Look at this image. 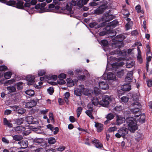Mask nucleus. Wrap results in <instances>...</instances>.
<instances>
[{"label":"nucleus","mask_w":152,"mask_h":152,"mask_svg":"<svg viewBox=\"0 0 152 152\" xmlns=\"http://www.w3.org/2000/svg\"><path fill=\"white\" fill-rule=\"evenodd\" d=\"M125 121L128 126V129L130 132L134 133L138 128L136 120L133 117H130L127 118Z\"/></svg>","instance_id":"f257e3e1"},{"label":"nucleus","mask_w":152,"mask_h":152,"mask_svg":"<svg viewBox=\"0 0 152 152\" xmlns=\"http://www.w3.org/2000/svg\"><path fill=\"white\" fill-rule=\"evenodd\" d=\"M132 106L134 107L131 109V111L132 113L134 114V117H139L141 114L140 108H141V105L138 102H133L132 104Z\"/></svg>","instance_id":"f03ea898"},{"label":"nucleus","mask_w":152,"mask_h":152,"mask_svg":"<svg viewBox=\"0 0 152 152\" xmlns=\"http://www.w3.org/2000/svg\"><path fill=\"white\" fill-rule=\"evenodd\" d=\"M110 10L105 13L103 15L102 18V20L103 22L102 23L99 24L98 26V28L104 26L106 25V22L111 20L115 18V16L113 15L110 14Z\"/></svg>","instance_id":"7ed1b4c3"},{"label":"nucleus","mask_w":152,"mask_h":152,"mask_svg":"<svg viewBox=\"0 0 152 152\" xmlns=\"http://www.w3.org/2000/svg\"><path fill=\"white\" fill-rule=\"evenodd\" d=\"M79 88H76L74 91L75 94L77 96H80L82 94H83L87 95L88 94V90L84 88V86L83 85H80L79 86Z\"/></svg>","instance_id":"20e7f679"},{"label":"nucleus","mask_w":152,"mask_h":152,"mask_svg":"<svg viewBox=\"0 0 152 152\" xmlns=\"http://www.w3.org/2000/svg\"><path fill=\"white\" fill-rule=\"evenodd\" d=\"M111 101L110 97L107 95H104L102 97V100L99 101V104L103 107H107Z\"/></svg>","instance_id":"39448f33"},{"label":"nucleus","mask_w":152,"mask_h":152,"mask_svg":"<svg viewBox=\"0 0 152 152\" xmlns=\"http://www.w3.org/2000/svg\"><path fill=\"white\" fill-rule=\"evenodd\" d=\"M128 133V129L126 127H123L120 128L118 130V132L115 134V136L116 137L118 138L121 137H124Z\"/></svg>","instance_id":"423d86ee"},{"label":"nucleus","mask_w":152,"mask_h":152,"mask_svg":"<svg viewBox=\"0 0 152 152\" xmlns=\"http://www.w3.org/2000/svg\"><path fill=\"white\" fill-rule=\"evenodd\" d=\"M124 46V44L123 42H121L115 40L114 42L112 44V47L113 48L120 49Z\"/></svg>","instance_id":"0eeeda50"},{"label":"nucleus","mask_w":152,"mask_h":152,"mask_svg":"<svg viewBox=\"0 0 152 152\" xmlns=\"http://www.w3.org/2000/svg\"><path fill=\"white\" fill-rule=\"evenodd\" d=\"M107 6H100L97 8L96 10H94V13L97 15H100L102 14L104 10L107 8Z\"/></svg>","instance_id":"6e6552de"},{"label":"nucleus","mask_w":152,"mask_h":152,"mask_svg":"<svg viewBox=\"0 0 152 152\" xmlns=\"http://www.w3.org/2000/svg\"><path fill=\"white\" fill-rule=\"evenodd\" d=\"M37 102L34 100H31L27 102L26 104V107L28 108H31L36 106Z\"/></svg>","instance_id":"1a4fd4ad"},{"label":"nucleus","mask_w":152,"mask_h":152,"mask_svg":"<svg viewBox=\"0 0 152 152\" xmlns=\"http://www.w3.org/2000/svg\"><path fill=\"white\" fill-rule=\"evenodd\" d=\"M99 87L100 89L107 90L109 88V86L108 84L105 82H101L99 83Z\"/></svg>","instance_id":"9d476101"},{"label":"nucleus","mask_w":152,"mask_h":152,"mask_svg":"<svg viewBox=\"0 0 152 152\" xmlns=\"http://www.w3.org/2000/svg\"><path fill=\"white\" fill-rule=\"evenodd\" d=\"M111 55H114L115 54H117L119 56H125L126 55V52L123 50L122 51L119 50H114L113 51L110 52Z\"/></svg>","instance_id":"9b49d317"},{"label":"nucleus","mask_w":152,"mask_h":152,"mask_svg":"<svg viewBox=\"0 0 152 152\" xmlns=\"http://www.w3.org/2000/svg\"><path fill=\"white\" fill-rule=\"evenodd\" d=\"M131 86L129 84L126 83L121 86V90H120L118 92V95H119V92H121V91H129L131 89Z\"/></svg>","instance_id":"f8f14e48"},{"label":"nucleus","mask_w":152,"mask_h":152,"mask_svg":"<svg viewBox=\"0 0 152 152\" xmlns=\"http://www.w3.org/2000/svg\"><path fill=\"white\" fill-rule=\"evenodd\" d=\"M26 79L28 82V85H31L34 83L35 78L34 76L31 75H28L26 77Z\"/></svg>","instance_id":"ddd939ff"},{"label":"nucleus","mask_w":152,"mask_h":152,"mask_svg":"<svg viewBox=\"0 0 152 152\" xmlns=\"http://www.w3.org/2000/svg\"><path fill=\"white\" fill-rule=\"evenodd\" d=\"M125 121V119L123 117L117 115L116 116V122L117 125H119Z\"/></svg>","instance_id":"4468645a"},{"label":"nucleus","mask_w":152,"mask_h":152,"mask_svg":"<svg viewBox=\"0 0 152 152\" xmlns=\"http://www.w3.org/2000/svg\"><path fill=\"white\" fill-rule=\"evenodd\" d=\"M114 115L112 113H109L107 114L106 117L107 120L104 121V124L106 125L110 121L114 118Z\"/></svg>","instance_id":"2eb2a0df"},{"label":"nucleus","mask_w":152,"mask_h":152,"mask_svg":"<svg viewBox=\"0 0 152 152\" xmlns=\"http://www.w3.org/2000/svg\"><path fill=\"white\" fill-rule=\"evenodd\" d=\"M92 143L94 145L95 147L97 148H100L103 147L102 144L99 142V140H94L92 141Z\"/></svg>","instance_id":"dca6fc26"},{"label":"nucleus","mask_w":152,"mask_h":152,"mask_svg":"<svg viewBox=\"0 0 152 152\" xmlns=\"http://www.w3.org/2000/svg\"><path fill=\"white\" fill-rule=\"evenodd\" d=\"M24 2L23 1H16V4H15V7L20 9H24Z\"/></svg>","instance_id":"f3484780"},{"label":"nucleus","mask_w":152,"mask_h":152,"mask_svg":"<svg viewBox=\"0 0 152 152\" xmlns=\"http://www.w3.org/2000/svg\"><path fill=\"white\" fill-rule=\"evenodd\" d=\"M66 5L65 7H62L61 10H66L70 12L72 10V4L70 2H68L67 3H64Z\"/></svg>","instance_id":"a211bd4d"},{"label":"nucleus","mask_w":152,"mask_h":152,"mask_svg":"<svg viewBox=\"0 0 152 152\" xmlns=\"http://www.w3.org/2000/svg\"><path fill=\"white\" fill-rule=\"evenodd\" d=\"M95 126L96 128L97 131L99 132H101L103 129V125L100 123L95 122Z\"/></svg>","instance_id":"6ab92c4d"},{"label":"nucleus","mask_w":152,"mask_h":152,"mask_svg":"<svg viewBox=\"0 0 152 152\" xmlns=\"http://www.w3.org/2000/svg\"><path fill=\"white\" fill-rule=\"evenodd\" d=\"M12 75V73L10 71H8L4 73V74H2L1 75V74H0V77H2L4 76L5 79H9L10 78Z\"/></svg>","instance_id":"aec40b11"},{"label":"nucleus","mask_w":152,"mask_h":152,"mask_svg":"<svg viewBox=\"0 0 152 152\" xmlns=\"http://www.w3.org/2000/svg\"><path fill=\"white\" fill-rule=\"evenodd\" d=\"M118 22L117 20H115L108 24V26L110 28H114L117 26Z\"/></svg>","instance_id":"412c9836"},{"label":"nucleus","mask_w":152,"mask_h":152,"mask_svg":"<svg viewBox=\"0 0 152 152\" xmlns=\"http://www.w3.org/2000/svg\"><path fill=\"white\" fill-rule=\"evenodd\" d=\"M20 145L21 148H26L28 145V142L27 140H22L18 142Z\"/></svg>","instance_id":"4be33fe9"},{"label":"nucleus","mask_w":152,"mask_h":152,"mask_svg":"<svg viewBox=\"0 0 152 152\" xmlns=\"http://www.w3.org/2000/svg\"><path fill=\"white\" fill-rule=\"evenodd\" d=\"M125 38L124 36L122 34H119L117 35L113 39L117 41H119L121 42H123V40Z\"/></svg>","instance_id":"5701e85b"},{"label":"nucleus","mask_w":152,"mask_h":152,"mask_svg":"<svg viewBox=\"0 0 152 152\" xmlns=\"http://www.w3.org/2000/svg\"><path fill=\"white\" fill-rule=\"evenodd\" d=\"M4 125L7 126L11 128L12 127V124L11 123V121H8L6 118H4L3 120Z\"/></svg>","instance_id":"b1692460"},{"label":"nucleus","mask_w":152,"mask_h":152,"mask_svg":"<svg viewBox=\"0 0 152 152\" xmlns=\"http://www.w3.org/2000/svg\"><path fill=\"white\" fill-rule=\"evenodd\" d=\"M25 129V127L21 126H17L15 129V131L18 133H20L22 131H24Z\"/></svg>","instance_id":"393cba45"},{"label":"nucleus","mask_w":152,"mask_h":152,"mask_svg":"<svg viewBox=\"0 0 152 152\" xmlns=\"http://www.w3.org/2000/svg\"><path fill=\"white\" fill-rule=\"evenodd\" d=\"M107 78L108 80H114L115 77L112 72H109L107 74Z\"/></svg>","instance_id":"a878e982"},{"label":"nucleus","mask_w":152,"mask_h":152,"mask_svg":"<svg viewBox=\"0 0 152 152\" xmlns=\"http://www.w3.org/2000/svg\"><path fill=\"white\" fill-rule=\"evenodd\" d=\"M15 122L17 125H20L23 123L24 118H18L15 120Z\"/></svg>","instance_id":"bb28decb"},{"label":"nucleus","mask_w":152,"mask_h":152,"mask_svg":"<svg viewBox=\"0 0 152 152\" xmlns=\"http://www.w3.org/2000/svg\"><path fill=\"white\" fill-rule=\"evenodd\" d=\"M46 78L49 80H52L55 81L57 78V76L55 75H50L48 76H46Z\"/></svg>","instance_id":"cd10ccee"},{"label":"nucleus","mask_w":152,"mask_h":152,"mask_svg":"<svg viewBox=\"0 0 152 152\" xmlns=\"http://www.w3.org/2000/svg\"><path fill=\"white\" fill-rule=\"evenodd\" d=\"M92 104L95 106H97L99 104L98 99L96 97H94L91 100Z\"/></svg>","instance_id":"c85d7f7f"},{"label":"nucleus","mask_w":152,"mask_h":152,"mask_svg":"<svg viewBox=\"0 0 152 152\" xmlns=\"http://www.w3.org/2000/svg\"><path fill=\"white\" fill-rule=\"evenodd\" d=\"M134 65V63L131 60L128 61L126 63V67L130 68L132 67Z\"/></svg>","instance_id":"c756f323"},{"label":"nucleus","mask_w":152,"mask_h":152,"mask_svg":"<svg viewBox=\"0 0 152 152\" xmlns=\"http://www.w3.org/2000/svg\"><path fill=\"white\" fill-rule=\"evenodd\" d=\"M7 89L10 93L14 92L16 91L15 87L13 86H8L7 87Z\"/></svg>","instance_id":"7c9ffc66"},{"label":"nucleus","mask_w":152,"mask_h":152,"mask_svg":"<svg viewBox=\"0 0 152 152\" xmlns=\"http://www.w3.org/2000/svg\"><path fill=\"white\" fill-rule=\"evenodd\" d=\"M124 65V63L123 62L120 63L115 62L113 64L112 66L114 68H118V67L122 66Z\"/></svg>","instance_id":"2f4dec72"},{"label":"nucleus","mask_w":152,"mask_h":152,"mask_svg":"<svg viewBox=\"0 0 152 152\" xmlns=\"http://www.w3.org/2000/svg\"><path fill=\"white\" fill-rule=\"evenodd\" d=\"M25 93L26 94L31 96H33L35 94L34 91L32 90H26L25 91Z\"/></svg>","instance_id":"473e14b6"},{"label":"nucleus","mask_w":152,"mask_h":152,"mask_svg":"<svg viewBox=\"0 0 152 152\" xmlns=\"http://www.w3.org/2000/svg\"><path fill=\"white\" fill-rule=\"evenodd\" d=\"M13 140L16 141H20L23 139V137L20 135H15L12 136Z\"/></svg>","instance_id":"72a5a7b5"},{"label":"nucleus","mask_w":152,"mask_h":152,"mask_svg":"<svg viewBox=\"0 0 152 152\" xmlns=\"http://www.w3.org/2000/svg\"><path fill=\"white\" fill-rule=\"evenodd\" d=\"M145 116L144 114L140 115L139 121L141 123H144L145 122Z\"/></svg>","instance_id":"f704fd0d"},{"label":"nucleus","mask_w":152,"mask_h":152,"mask_svg":"<svg viewBox=\"0 0 152 152\" xmlns=\"http://www.w3.org/2000/svg\"><path fill=\"white\" fill-rule=\"evenodd\" d=\"M23 83L22 82H19L16 83V85L17 86V88L18 90H21L23 88Z\"/></svg>","instance_id":"c9c22d12"},{"label":"nucleus","mask_w":152,"mask_h":152,"mask_svg":"<svg viewBox=\"0 0 152 152\" xmlns=\"http://www.w3.org/2000/svg\"><path fill=\"white\" fill-rule=\"evenodd\" d=\"M48 143L50 144H53L56 142V140L53 137H49L48 139Z\"/></svg>","instance_id":"e433bc0d"},{"label":"nucleus","mask_w":152,"mask_h":152,"mask_svg":"<svg viewBox=\"0 0 152 152\" xmlns=\"http://www.w3.org/2000/svg\"><path fill=\"white\" fill-rule=\"evenodd\" d=\"M135 8L138 13H141L142 14L144 13L143 11L141 9V6L140 5L138 4L136 6Z\"/></svg>","instance_id":"4c0bfd02"},{"label":"nucleus","mask_w":152,"mask_h":152,"mask_svg":"<svg viewBox=\"0 0 152 152\" xmlns=\"http://www.w3.org/2000/svg\"><path fill=\"white\" fill-rule=\"evenodd\" d=\"M44 141V140L42 138H36L34 140V142L39 144L42 143Z\"/></svg>","instance_id":"58836bf2"},{"label":"nucleus","mask_w":152,"mask_h":152,"mask_svg":"<svg viewBox=\"0 0 152 152\" xmlns=\"http://www.w3.org/2000/svg\"><path fill=\"white\" fill-rule=\"evenodd\" d=\"M93 111H90V110H87L86 111V113L88 116L91 119H94V118L92 115V112Z\"/></svg>","instance_id":"ea45409f"},{"label":"nucleus","mask_w":152,"mask_h":152,"mask_svg":"<svg viewBox=\"0 0 152 152\" xmlns=\"http://www.w3.org/2000/svg\"><path fill=\"white\" fill-rule=\"evenodd\" d=\"M133 23L132 21L128 22L126 25V30H128L130 29L133 26Z\"/></svg>","instance_id":"a19ab883"},{"label":"nucleus","mask_w":152,"mask_h":152,"mask_svg":"<svg viewBox=\"0 0 152 152\" xmlns=\"http://www.w3.org/2000/svg\"><path fill=\"white\" fill-rule=\"evenodd\" d=\"M83 110L82 107H78L77 110L76 112L77 114V118H79L80 115L81 114Z\"/></svg>","instance_id":"79ce46f5"},{"label":"nucleus","mask_w":152,"mask_h":152,"mask_svg":"<svg viewBox=\"0 0 152 152\" xmlns=\"http://www.w3.org/2000/svg\"><path fill=\"white\" fill-rule=\"evenodd\" d=\"M46 73V71L45 70H40L38 72V76H41L45 75Z\"/></svg>","instance_id":"37998d69"},{"label":"nucleus","mask_w":152,"mask_h":152,"mask_svg":"<svg viewBox=\"0 0 152 152\" xmlns=\"http://www.w3.org/2000/svg\"><path fill=\"white\" fill-rule=\"evenodd\" d=\"M129 98L127 96H122L121 98V101L122 102L126 103L128 102Z\"/></svg>","instance_id":"c03bdc74"},{"label":"nucleus","mask_w":152,"mask_h":152,"mask_svg":"<svg viewBox=\"0 0 152 152\" xmlns=\"http://www.w3.org/2000/svg\"><path fill=\"white\" fill-rule=\"evenodd\" d=\"M26 111V109L23 108H20L18 109L17 111V113L19 114H22L24 113Z\"/></svg>","instance_id":"a18cd8bd"},{"label":"nucleus","mask_w":152,"mask_h":152,"mask_svg":"<svg viewBox=\"0 0 152 152\" xmlns=\"http://www.w3.org/2000/svg\"><path fill=\"white\" fill-rule=\"evenodd\" d=\"M123 14L124 16V18H127L129 16L130 13L128 11V10H124L123 11Z\"/></svg>","instance_id":"49530a36"},{"label":"nucleus","mask_w":152,"mask_h":152,"mask_svg":"<svg viewBox=\"0 0 152 152\" xmlns=\"http://www.w3.org/2000/svg\"><path fill=\"white\" fill-rule=\"evenodd\" d=\"M35 9L36 10H39L40 9L41 10L40 12H39L40 13H42L44 12V11L42 9V7H41V6L40 5V4H37L35 6Z\"/></svg>","instance_id":"de8ad7c7"},{"label":"nucleus","mask_w":152,"mask_h":152,"mask_svg":"<svg viewBox=\"0 0 152 152\" xmlns=\"http://www.w3.org/2000/svg\"><path fill=\"white\" fill-rule=\"evenodd\" d=\"M76 5L79 8H81L82 7L83 4L82 3V1H81V0H78L76 3Z\"/></svg>","instance_id":"09e8293b"},{"label":"nucleus","mask_w":152,"mask_h":152,"mask_svg":"<svg viewBox=\"0 0 152 152\" xmlns=\"http://www.w3.org/2000/svg\"><path fill=\"white\" fill-rule=\"evenodd\" d=\"M101 45L104 47L107 46L108 45V42L106 40H102L101 41Z\"/></svg>","instance_id":"8fccbe9b"},{"label":"nucleus","mask_w":152,"mask_h":152,"mask_svg":"<svg viewBox=\"0 0 152 152\" xmlns=\"http://www.w3.org/2000/svg\"><path fill=\"white\" fill-rule=\"evenodd\" d=\"M133 72L132 71H130L127 74L126 77H128L129 78L132 79V80L133 78Z\"/></svg>","instance_id":"3c124183"},{"label":"nucleus","mask_w":152,"mask_h":152,"mask_svg":"<svg viewBox=\"0 0 152 152\" xmlns=\"http://www.w3.org/2000/svg\"><path fill=\"white\" fill-rule=\"evenodd\" d=\"M57 84L61 85L64 84L66 83V82L64 79H59L57 80Z\"/></svg>","instance_id":"603ef678"},{"label":"nucleus","mask_w":152,"mask_h":152,"mask_svg":"<svg viewBox=\"0 0 152 152\" xmlns=\"http://www.w3.org/2000/svg\"><path fill=\"white\" fill-rule=\"evenodd\" d=\"M67 83H68V85L69 84H70V86H72L74 85L75 83H77V81H75V82L73 81V80H67Z\"/></svg>","instance_id":"864d4df0"},{"label":"nucleus","mask_w":152,"mask_h":152,"mask_svg":"<svg viewBox=\"0 0 152 152\" xmlns=\"http://www.w3.org/2000/svg\"><path fill=\"white\" fill-rule=\"evenodd\" d=\"M45 149L42 148H39L35 150V152H44Z\"/></svg>","instance_id":"5fc2aeb1"},{"label":"nucleus","mask_w":152,"mask_h":152,"mask_svg":"<svg viewBox=\"0 0 152 152\" xmlns=\"http://www.w3.org/2000/svg\"><path fill=\"white\" fill-rule=\"evenodd\" d=\"M48 93L50 95H52L54 91L53 87H50L47 90Z\"/></svg>","instance_id":"6e6d98bb"},{"label":"nucleus","mask_w":152,"mask_h":152,"mask_svg":"<svg viewBox=\"0 0 152 152\" xmlns=\"http://www.w3.org/2000/svg\"><path fill=\"white\" fill-rule=\"evenodd\" d=\"M117 129L116 127L114 126L110 128L108 130V131L109 132H112L115 131Z\"/></svg>","instance_id":"4d7b16f0"},{"label":"nucleus","mask_w":152,"mask_h":152,"mask_svg":"<svg viewBox=\"0 0 152 152\" xmlns=\"http://www.w3.org/2000/svg\"><path fill=\"white\" fill-rule=\"evenodd\" d=\"M124 75V71L121 70L118 72L117 73V75L119 77H121Z\"/></svg>","instance_id":"13d9d810"},{"label":"nucleus","mask_w":152,"mask_h":152,"mask_svg":"<svg viewBox=\"0 0 152 152\" xmlns=\"http://www.w3.org/2000/svg\"><path fill=\"white\" fill-rule=\"evenodd\" d=\"M8 68L5 65H2L0 66V71H4L7 70Z\"/></svg>","instance_id":"bf43d9fd"},{"label":"nucleus","mask_w":152,"mask_h":152,"mask_svg":"<svg viewBox=\"0 0 152 152\" xmlns=\"http://www.w3.org/2000/svg\"><path fill=\"white\" fill-rule=\"evenodd\" d=\"M66 75L64 73H61L58 76V77L59 79H64L66 78Z\"/></svg>","instance_id":"052dcab7"},{"label":"nucleus","mask_w":152,"mask_h":152,"mask_svg":"<svg viewBox=\"0 0 152 152\" xmlns=\"http://www.w3.org/2000/svg\"><path fill=\"white\" fill-rule=\"evenodd\" d=\"M132 79L129 78L128 77H125V81L126 83L130 84V83L132 81Z\"/></svg>","instance_id":"680f3d73"},{"label":"nucleus","mask_w":152,"mask_h":152,"mask_svg":"<svg viewBox=\"0 0 152 152\" xmlns=\"http://www.w3.org/2000/svg\"><path fill=\"white\" fill-rule=\"evenodd\" d=\"M15 82V80L14 79H12L10 80H8L5 83H8L9 84H11Z\"/></svg>","instance_id":"e2e57ef3"},{"label":"nucleus","mask_w":152,"mask_h":152,"mask_svg":"<svg viewBox=\"0 0 152 152\" xmlns=\"http://www.w3.org/2000/svg\"><path fill=\"white\" fill-rule=\"evenodd\" d=\"M2 141L3 142L6 144H8L9 142V140L5 137L2 138Z\"/></svg>","instance_id":"0e129e2a"},{"label":"nucleus","mask_w":152,"mask_h":152,"mask_svg":"<svg viewBox=\"0 0 152 152\" xmlns=\"http://www.w3.org/2000/svg\"><path fill=\"white\" fill-rule=\"evenodd\" d=\"M86 77L84 75H82L78 76V78L79 80H85Z\"/></svg>","instance_id":"69168bd1"},{"label":"nucleus","mask_w":152,"mask_h":152,"mask_svg":"<svg viewBox=\"0 0 152 152\" xmlns=\"http://www.w3.org/2000/svg\"><path fill=\"white\" fill-rule=\"evenodd\" d=\"M147 85L149 87H151L152 86V80L150 79L148 80L147 82Z\"/></svg>","instance_id":"338daca9"},{"label":"nucleus","mask_w":152,"mask_h":152,"mask_svg":"<svg viewBox=\"0 0 152 152\" xmlns=\"http://www.w3.org/2000/svg\"><path fill=\"white\" fill-rule=\"evenodd\" d=\"M12 113V111L10 110H6L4 112V114L5 115H8Z\"/></svg>","instance_id":"774afa93"}]
</instances>
